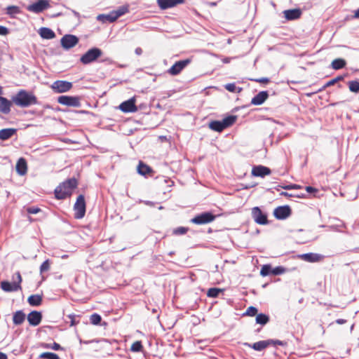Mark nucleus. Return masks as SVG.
I'll use <instances>...</instances> for the list:
<instances>
[{"label":"nucleus","instance_id":"f257e3e1","mask_svg":"<svg viewBox=\"0 0 359 359\" xmlns=\"http://www.w3.org/2000/svg\"><path fill=\"white\" fill-rule=\"evenodd\" d=\"M77 186L78 181L76 178L67 179L55 188L54 191L55 198L58 200H63L70 197Z\"/></svg>","mask_w":359,"mask_h":359},{"label":"nucleus","instance_id":"f03ea898","mask_svg":"<svg viewBox=\"0 0 359 359\" xmlns=\"http://www.w3.org/2000/svg\"><path fill=\"white\" fill-rule=\"evenodd\" d=\"M12 102L16 106L26 108L38 104L36 95L25 90H20L15 95L12 97Z\"/></svg>","mask_w":359,"mask_h":359},{"label":"nucleus","instance_id":"7ed1b4c3","mask_svg":"<svg viewBox=\"0 0 359 359\" xmlns=\"http://www.w3.org/2000/svg\"><path fill=\"white\" fill-rule=\"evenodd\" d=\"M13 282L10 283L7 280L1 282V288L6 292H13L22 290L21 283L22 278L19 271L16 272L12 277Z\"/></svg>","mask_w":359,"mask_h":359},{"label":"nucleus","instance_id":"20e7f679","mask_svg":"<svg viewBox=\"0 0 359 359\" xmlns=\"http://www.w3.org/2000/svg\"><path fill=\"white\" fill-rule=\"evenodd\" d=\"M237 116L235 115H230L224 118L222 121H212L209 123V128L217 132H222L225 128H227L235 123Z\"/></svg>","mask_w":359,"mask_h":359},{"label":"nucleus","instance_id":"39448f33","mask_svg":"<svg viewBox=\"0 0 359 359\" xmlns=\"http://www.w3.org/2000/svg\"><path fill=\"white\" fill-rule=\"evenodd\" d=\"M102 55V51L98 48H93L89 49L84 55L80 58V61L83 65H87L95 61L98 57Z\"/></svg>","mask_w":359,"mask_h":359},{"label":"nucleus","instance_id":"423d86ee","mask_svg":"<svg viewBox=\"0 0 359 359\" xmlns=\"http://www.w3.org/2000/svg\"><path fill=\"white\" fill-rule=\"evenodd\" d=\"M74 218L79 219L83 218L86 214V201L83 195H79L74 205Z\"/></svg>","mask_w":359,"mask_h":359},{"label":"nucleus","instance_id":"0eeeda50","mask_svg":"<svg viewBox=\"0 0 359 359\" xmlns=\"http://www.w3.org/2000/svg\"><path fill=\"white\" fill-rule=\"evenodd\" d=\"M73 87L72 83L67 81L57 80L54 81L50 88L55 93H63L70 90Z\"/></svg>","mask_w":359,"mask_h":359},{"label":"nucleus","instance_id":"6e6552de","mask_svg":"<svg viewBox=\"0 0 359 359\" xmlns=\"http://www.w3.org/2000/svg\"><path fill=\"white\" fill-rule=\"evenodd\" d=\"M216 216L210 212H205L195 216L191 222L198 225L205 224L213 222Z\"/></svg>","mask_w":359,"mask_h":359},{"label":"nucleus","instance_id":"1a4fd4ad","mask_svg":"<svg viewBox=\"0 0 359 359\" xmlns=\"http://www.w3.org/2000/svg\"><path fill=\"white\" fill-rule=\"evenodd\" d=\"M57 102L67 107H79L81 106L80 98L68 95H62L57 97Z\"/></svg>","mask_w":359,"mask_h":359},{"label":"nucleus","instance_id":"9d476101","mask_svg":"<svg viewBox=\"0 0 359 359\" xmlns=\"http://www.w3.org/2000/svg\"><path fill=\"white\" fill-rule=\"evenodd\" d=\"M191 62V58L177 61L168 70V72L170 75L176 76L179 74Z\"/></svg>","mask_w":359,"mask_h":359},{"label":"nucleus","instance_id":"9b49d317","mask_svg":"<svg viewBox=\"0 0 359 359\" xmlns=\"http://www.w3.org/2000/svg\"><path fill=\"white\" fill-rule=\"evenodd\" d=\"M252 217L258 224L266 225L269 223L266 214L264 213L259 207L252 209Z\"/></svg>","mask_w":359,"mask_h":359},{"label":"nucleus","instance_id":"f8f14e48","mask_svg":"<svg viewBox=\"0 0 359 359\" xmlns=\"http://www.w3.org/2000/svg\"><path fill=\"white\" fill-rule=\"evenodd\" d=\"M50 6L48 0H38L36 2L28 6L27 10L29 11L39 13L47 9Z\"/></svg>","mask_w":359,"mask_h":359},{"label":"nucleus","instance_id":"ddd939ff","mask_svg":"<svg viewBox=\"0 0 359 359\" xmlns=\"http://www.w3.org/2000/svg\"><path fill=\"white\" fill-rule=\"evenodd\" d=\"M60 42L65 49H70L79 43V38L75 35L66 34L62 37Z\"/></svg>","mask_w":359,"mask_h":359},{"label":"nucleus","instance_id":"4468645a","mask_svg":"<svg viewBox=\"0 0 359 359\" xmlns=\"http://www.w3.org/2000/svg\"><path fill=\"white\" fill-rule=\"evenodd\" d=\"M119 109L124 113L135 112L137 111V107L135 105V98L132 97L128 100L122 102L119 105Z\"/></svg>","mask_w":359,"mask_h":359},{"label":"nucleus","instance_id":"2eb2a0df","mask_svg":"<svg viewBox=\"0 0 359 359\" xmlns=\"http://www.w3.org/2000/svg\"><path fill=\"white\" fill-rule=\"evenodd\" d=\"M273 215L278 219H285L291 215V209L287 205L279 206L274 210Z\"/></svg>","mask_w":359,"mask_h":359},{"label":"nucleus","instance_id":"dca6fc26","mask_svg":"<svg viewBox=\"0 0 359 359\" xmlns=\"http://www.w3.org/2000/svg\"><path fill=\"white\" fill-rule=\"evenodd\" d=\"M184 3V0H157L159 8L165 10Z\"/></svg>","mask_w":359,"mask_h":359},{"label":"nucleus","instance_id":"f3484780","mask_svg":"<svg viewBox=\"0 0 359 359\" xmlns=\"http://www.w3.org/2000/svg\"><path fill=\"white\" fill-rule=\"evenodd\" d=\"M27 320L30 325L37 326L42 320V314L39 311H33L28 314Z\"/></svg>","mask_w":359,"mask_h":359},{"label":"nucleus","instance_id":"a211bd4d","mask_svg":"<svg viewBox=\"0 0 359 359\" xmlns=\"http://www.w3.org/2000/svg\"><path fill=\"white\" fill-rule=\"evenodd\" d=\"M271 173V170L264 165H256L252 169V175L255 177H264L266 175H269Z\"/></svg>","mask_w":359,"mask_h":359},{"label":"nucleus","instance_id":"6ab92c4d","mask_svg":"<svg viewBox=\"0 0 359 359\" xmlns=\"http://www.w3.org/2000/svg\"><path fill=\"white\" fill-rule=\"evenodd\" d=\"M123 13L124 12L120 11H114L108 15H98L97 19L102 20V22L108 21L109 22H113L116 21Z\"/></svg>","mask_w":359,"mask_h":359},{"label":"nucleus","instance_id":"aec40b11","mask_svg":"<svg viewBox=\"0 0 359 359\" xmlns=\"http://www.w3.org/2000/svg\"><path fill=\"white\" fill-rule=\"evenodd\" d=\"M302 259L308 262H318L323 259V256L317 253H306L300 256Z\"/></svg>","mask_w":359,"mask_h":359},{"label":"nucleus","instance_id":"412c9836","mask_svg":"<svg viewBox=\"0 0 359 359\" xmlns=\"http://www.w3.org/2000/svg\"><path fill=\"white\" fill-rule=\"evenodd\" d=\"M269 97L267 91H261L257 94L251 100V104L254 105H260L263 104Z\"/></svg>","mask_w":359,"mask_h":359},{"label":"nucleus","instance_id":"4be33fe9","mask_svg":"<svg viewBox=\"0 0 359 359\" xmlns=\"http://www.w3.org/2000/svg\"><path fill=\"white\" fill-rule=\"evenodd\" d=\"M271 344V341L266 340V341H259L254 343L253 344L245 343V346H249L255 351H261L265 349L266 348H267Z\"/></svg>","mask_w":359,"mask_h":359},{"label":"nucleus","instance_id":"5701e85b","mask_svg":"<svg viewBox=\"0 0 359 359\" xmlns=\"http://www.w3.org/2000/svg\"><path fill=\"white\" fill-rule=\"evenodd\" d=\"M284 16L287 20H294L300 18L302 12L299 9L286 10L284 12Z\"/></svg>","mask_w":359,"mask_h":359},{"label":"nucleus","instance_id":"b1692460","mask_svg":"<svg viewBox=\"0 0 359 359\" xmlns=\"http://www.w3.org/2000/svg\"><path fill=\"white\" fill-rule=\"evenodd\" d=\"M12 100L10 101L7 98L0 96V111L4 114H8L11 111Z\"/></svg>","mask_w":359,"mask_h":359},{"label":"nucleus","instance_id":"393cba45","mask_svg":"<svg viewBox=\"0 0 359 359\" xmlns=\"http://www.w3.org/2000/svg\"><path fill=\"white\" fill-rule=\"evenodd\" d=\"M26 319L25 313L20 310L17 311L13 314V323L15 325H22Z\"/></svg>","mask_w":359,"mask_h":359},{"label":"nucleus","instance_id":"a878e982","mask_svg":"<svg viewBox=\"0 0 359 359\" xmlns=\"http://www.w3.org/2000/svg\"><path fill=\"white\" fill-rule=\"evenodd\" d=\"M16 171L20 175H24L27 171V164L26 160L20 158L16 163Z\"/></svg>","mask_w":359,"mask_h":359},{"label":"nucleus","instance_id":"bb28decb","mask_svg":"<svg viewBox=\"0 0 359 359\" xmlns=\"http://www.w3.org/2000/svg\"><path fill=\"white\" fill-rule=\"evenodd\" d=\"M39 35L41 38L45 39H52L55 37V32L47 27H42L39 29Z\"/></svg>","mask_w":359,"mask_h":359},{"label":"nucleus","instance_id":"cd10ccee","mask_svg":"<svg viewBox=\"0 0 359 359\" xmlns=\"http://www.w3.org/2000/svg\"><path fill=\"white\" fill-rule=\"evenodd\" d=\"M16 130L14 128H5L0 130V140H6L11 138L15 133Z\"/></svg>","mask_w":359,"mask_h":359},{"label":"nucleus","instance_id":"c85d7f7f","mask_svg":"<svg viewBox=\"0 0 359 359\" xmlns=\"http://www.w3.org/2000/svg\"><path fill=\"white\" fill-rule=\"evenodd\" d=\"M27 302L30 306H38L42 303V295L32 294L27 299Z\"/></svg>","mask_w":359,"mask_h":359},{"label":"nucleus","instance_id":"c756f323","mask_svg":"<svg viewBox=\"0 0 359 359\" xmlns=\"http://www.w3.org/2000/svg\"><path fill=\"white\" fill-rule=\"evenodd\" d=\"M137 172L139 174L145 176L151 174L153 171L149 165L142 162H140L137 166Z\"/></svg>","mask_w":359,"mask_h":359},{"label":"nucleus","instance_id":"7c9ffc66","mask_svg":"<svg viewBox=\"0 0 359 359\" xmlns=\"http://www.w3.org/2000/svg\"><path fill=\"white\" fill-rule=\"evenodd\" d=\"M346 65V61L341 58H337L332 62V67L334 69H340L344 68Z\"/></svg>","mask_w":359,"mask_h":359},{"label":"nucleus","instance_id":"2f4dec72","mask_svg":"<svg viewBox=\"0 0 359 359\" xmlns=\"http://www.w3.org/2000/svg\"><path fill=\"white\" fill-rule=\"evenodd\" d=\"M269 321V316L264 313H259L256 316V323L262 325L267 324Z\"/></svg>","mask_w":359,"mask_h":359},{"label":"nucleus","instance_id":"473e14b6","mask_svg":"<svg viewBox=\"0 0 359 359\" xmlns=\"http://www.w3.org/2000/svg\"><path fill=\"white\" fill-rule=\"evenodd\" d=\"M223 291V289L212 287L208 290L207 296L209 297L216 298L219 296V293L222 292Z\"/></svg>","mask_w":359,"mask_h":359},{"label":"nucleus","instance_id":"72a5a7b5","mask_svg":"<svg viewBox=\"0 0 359 359\" xmlns=\"http://www.w3.org/2000/svg\"><path fill=\"white\" fill-rule=\"evenodd\" d=\"M260 275L262 276H266L269 275H272V268L270 264H264L262 266L260 271Z\"/></svg>","mask_w":359,"mask_h":359},{"label":"nucleus","instance_id":"f704fd0d","mask_svg":"<svg viewBox=\"0 0 359 359\" xmlns=\"http://www.w3.org/2000/svg\"><path fill=\"white\" fill-rule=\"evenodd\" d=\"M20 13V8L17 6H9L6 8V13L11 16Z\"/></svg>","mask_w":359,"mask_h":359},{"label":"nucleus","instance_id":"c9c22d12","mask_svg":"<svg viewBox=\"0 0 359 359\" xmlns=\"http://www.w3.org/2000/svg\"><path fill=\"white\" fill-rule=\"evenodd\" d=\"M143 349V346L140 341H136L133 342L130 347V351L132 352H140Z\"/></svg>","mask_w":359,"mask_h":359},{"label":"nucleus","instance_id":"e433bc0d","mask_svg":"<svg viewBox=\"0 0 359 359\" xmlns=\"http://www.w3.org/2000/svg\"><path fill=\"white\" fill-rule=\"evenodd\" d=\"M349 90L355 93L359 92V82L357 81H351L348 82Z\"/></svg>","mask_w":359,"mask_h":359},{"label":"nucleus","instance_id":"4c0bfd02","mask_svg":"<svg viewBox=\"0 0 359 359\" xmlns=\"http://www.w3.org/2000/svg\"><path fill=\"white\" fill-rule=\"evenodd\" d=\"M102 318L97 313H93L90 317V321L93 325H99L101 322Z\"/></svg>","mask_w":359,"mask_h":359},{"label":"nucleus","instance_id":"58836bf2","mask_svg":"<svg viewBox=\"0 0 359 359\" xmlns=\"http://www.w3.org/2000/svg\"><path fill=\"white\" fill-rule=\"evenodd\" d=\"M40 357L46 359H60L59 356L56 353L50 352L43 353L41 354Z\"/></svg>","mask_w":359,"mask_h":359},{"label":"nucleus","instance_id":"ea45409f","mask_svg":"<svg viewBox=\"0 0 359 359\" xmlns=\"http://www.w3.org/2000/svg\"><path fill=\"white\" fill-rule=\"evenodd\" d=\"M343 79H344L343 76H339L329 81L324 85V86L323 87V89H325L327 87L334 85L337 82L343 80Z\"/></svg>","mask_w":359,"mask_h":359},{"label":"nucleus","instance_id":"a19ab883","mask_svg":"<svg viewBox=\"0 0 359 359\" xmlns=\"http://www.w3.org/2000/svg\"><path fill=\"white\" fill-rule=\"evenodd\" d=\"M245 316H257V308H255V306H249L245 314Z\"/></svg>","mask_w":359,"mask_h":359},{"label":"nucleus","instance_id":"79ce46f5","mask_svg":"<svg viewBox=\"0 0 359 359\" xmlns=\"http://www.w3.org/2000/svg\"><path fill=\"white\" fill-rule=\"evenodd\" d=\"M50 269V262L48 259L44 261L40 266V272L43 273Z\"/></svg>","mask_w":359,"mask_h":359},{"label":"nucleus","instance_id":"37998d69","mask_svg":"<svg viewBox=\"0 0 359 359\" xmlns=\"http://www.w3.org/2000/svg\"><path fill=\"white\" fill-rule=\"evenodd\" d=\"M285 272V269L283 266H277L272 269V275L277 276L283 274Z\"/></svg>","mask_w":359,"mask_h":359},{"label":"nucleus","instance_id":"c03bdc74","mask_svg":"<svg viewBox=\"0 0 359 359\" xmlns=\"http://www.w3.org/2000/svg\"><path fill=\"white\" fill-rule=\"evenodd\" d=\"M188 231V228L186 227H178L173 230L174 234L176 235H183L185 234Z\"/></svg>","mask_w":359,"mask_h":359},{"label":"nucleus","instance_id":"a18cd8bd","mask_svg":"<svg viewBox=\"0 0 359 359\" xmlns=\"http://www.w3.org/2000/svg\"><path fill=\"white\" fill-rule=\"evenodd\" d=\"M224 88L226 90L234 93L236 90V84L233 83H227L224 86Z\"/></svg>","mask_w":359,"mask_h":359},{"label":"nucleus","instance_id":"49530a36","mask_svg":"<svg viewBox=\"0 0 359 359\" xmlns=\"http://www.w3.org/2000/svg\"><path fill=\"white\" fill-rule=\"evenodd\" d=\"M252 81H254L257 83H262V84H268L270 82V80L269 78L266 77H262L259 79H251Z\"/></svg>","mask_w":359,"mask_h":359},{"label":"nucleus","instance_id":"de8ad7c7","mask_svg":"<svg viewBox=\"0 0 359 359\" xmlns=\"http://www.w3.org/2000/svg\"><path fill=\"white\" fill-rule=\"evenodd\" d=\"M27 212L29 214H36L41 212V209L38 207H29L27 208Z\"/></svg>","mask_w":359,"mask_h":359},{"label":"nucleus","instance_id":"09e8293b","mask_svg":"<svg viewBox=\"0 0 359 359\" xmlns=\"http://www.w3.org/2000/svg\"><path fill=\"white\" fill-rule=\"evenodd\" d=\"M282 188L284 189L290 190V189H301L302 187L299 184H289V185L282 187Z\"/></svg>","mask_w":359,"mask_h":359},{"label":"nucleus","instance_id":"8fccbe9b","mask_svg":"<svg viewBox=\"0 0 359 359\" xmlns=\"http://www.w3.org/2000/svg\"><path fill=\"white\" fill-rule=\"evenodd\" d=\"M67 317L70 319V326H74L79 323V321H76L75 319V315L70 314L68 315Z\"/></svg>","mask_w":359,"mask_h":359},{"label":"nucleus","instance_id":"3c124183","mask_svg":"<svg viewBox=\"0 0 359 359\" xmlns=\"http://www.w3.org/2000/svg\"><path fill=\"white\" fill-rule=\"evenodd\" d=\"M9 33L8 29L4 26L0 25V35L6 36Z\"/></svg>","mask_w":359,"mask_h":359},{"label":"nucleus","instance_id":"603ef678","mask_svg":"<svg viewBox=\"0 0 359 359\" xmlns=\"http://www.w3.org/2000/svg\"><path fill=\"white\" fill-rule=\"evenodd\" d=\"M281 196H285V197H299V198H302V196H295V195H292L291 194H289L287 192H285V191H282L280 194Z\"/></svg>","mask_w":359,"mask_h":359},{"label":"nucleus","instance_id":"864d4df0","mask_svg":"<svg viewBox=\"0 0 359 359\" xmlns=\"http://www.w3.org/2000/svg\"><path fill=\"white\" fill-rule=\"evenodd\" d=\"M269 341H271V344L273 345H280V346H283L285 344V343L282 341H280V340H272V339H269Z\"/></svg>","mask_w":359,"mask_h":359},{"label":"nucleus","instance_id":"5fc2aeb1","mask_svg":"<svg viewBox=\"0 0 359 359\" xmlns=\"http://www.w3.org/2000/svg\"><path fill=\"white\" fill-rule=\"evenodd\" d=\"M306 190L309 193H316L318 191L317 189L310 186L306 187Z\"/></svg>","mask_w":359,"mask_h":359},{"label":"nucleus","instance_id":"6e6d98bb","mask_svg":"<svg viewBox=\"0 0 359 359\" xmlns=\"http://www.w3.org/2000/svg\"><path fill=\"white\" fill-rule=\"evenodd\" d=\"M51 348H52L53 350H56V351L62 349V348H61L60 345L59 344L56 343V342H54V343H53V346H51Z\"/></svg>","mask_w":359,"mask_h":359},{"label":"nucleus","instance_id":"4d7b16f0","mask_svg":"<svg viewBox=\"0 0 359 359\" xmlns=\"http://www.w3.org/2000/svg\"><path fill=\"white\" fill-rule=\"evenodd\" d=\"M135 52L137 55H140L142 53V49L140 47L136 48Z\"/></svg>","mask_w":359,"mask_h":359},{"label":"nucleus","instance_id":"13d9d810","mask_svg":"<svg viewBox=\"0 0 359 359\" xmlns=\"http://www.w3.org/2000/svg\"><path fill=\"white\" fill-rule=\"evenodd\" d=\"M336 323L339 325H342L346 323V320L344 319H337Z\"/></svg>","mask_w":359,"mask_h":359},{"label":"nucleus","instance_id":"bf43d9fd","mask_svg":"<svg viewBox=\"0 0 359 359\" xmlns=\"http://www.w3.org/2000/svg\"><path fill=\"white\" fill-rule=\"evenodd\" d=\"M0 359H8L7 355L0 352Z\"/></svg>","mask_w":359,"mask_h":359},{"label":"nucleus","instance_id":"052dcab7","mask_svg":"<svg viewBox=\"0 0 359 359\" xmlns=\"http://www.w3.org/2000/svg\"><path fill=\"white\" fill-rule=\"evenodd\" d=\"M354 18H359V8L355 11L354 13Z\"/></svg>","mask_w":359,"mask_h":359},{"label":"nucleus","instance_id":"680f3d73","mask_svg":"<svg viewBox=\"0 0 359 359\" xmlns=\"http://www.w3.org/2000/svg\"><path fill=\"white\" fill-rule=\"evenodd\" d=\"M2 92H3V90H2V88L0 86V95H1V94H2Z\"/></svg>","mask_w":359,"mask_h":359},{"label":"nucleus","instance_id":"e2e57ef3","mask_svg":"<svg viewBox=\"0 0 359 359\" xmlns=\"http://www.w3.org/2000/svg\"><path fill=\"white\" fill-rule=\"evenodd\" d=\"M211 4H212V5H213V6H215V5H216V4H215V3H212Z\"/></svg>","mask_w":359,"mask_h":359}]
</instances>
